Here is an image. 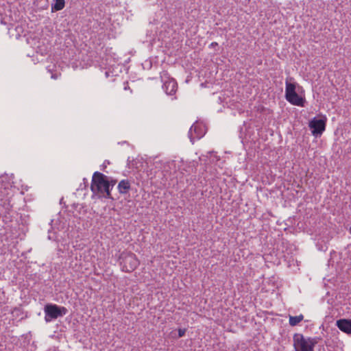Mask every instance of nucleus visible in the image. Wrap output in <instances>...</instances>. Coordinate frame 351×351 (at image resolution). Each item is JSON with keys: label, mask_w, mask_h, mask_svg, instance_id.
Segmentation results:
<instances>
[{"label": "nucleus", "mask_w": 351, "mask_h": 351, "mask_svg": "<svg viewBox=\"0 0 351 351\" xmlns=\"http://www.w3.org/2000/svg\"><path fill=\"white\" fill-rule=\"evenodd\" d=\"M337 326L340 330L347 334H351V320L341 319L337 322Z\"/></svg>", "instance_id": "9"}, {"label": "nucleus", "mask_w": 351, "mask_h": 351, "mask_svg": "<svg viewBox=\"0 0 351 351\" xmlns=\"http://www.w3.org/2000/svg\"><path fill=\"white\" fill-rule=\"evenodd\" d=\"M56 3L53 7L56 11L61 10L64 8L65 1L64 0H55Z\"/></svg>", "instance_id": "13"}, {"label": "nucleus", "mask_w": 351, "mask_h": 351, "mask_svg": "<svg viewBox=\"0 0 351 351\" xmlns=\"http://www.w3.org/2000/svg\"><path fill=\"white\" fill-rule=\"evenodd\" d=\"M287 101L294 106L304 107L305 104V99L300 97L296 92L289 95H285Z\"/></svg>", "instance_id": "8"}, {"label": "nucleus", "mask_w": 351, "mask_h": 351, "mask_svg": "<svg viewBox=\"0 0 351 351\" xmlns=\"http://www.w3.org/2000/svg\"><path fill=\"white\" fill-rule=\"evenodd\" d=\"M45 320L46 322H50L59 317L65 315L68 310L64 306H60L57 304H47L45 306Z\"/></svg>", "instance_id": "4"}, {"label": "nucleus", "mask_w": 351, "mask_h": 351, "mask_svg": "<svg viewBox=\"0 0 351 351\" xmlns=\"http://www.w3.org/2000/svg\"><path fill=\"white\" fill-rule=\"evenodd\" d=\"M350 232L351 233V227H350Z\"/></svg>", "instance_id": "18"}, {"label": "nucleus", "mask_w": 351, "mask_h": 351, "mask_svg": "<svg viewBox=\"0 0 351 351\" xmlns=\"http://www.w3.org/2000/svg\"><path fill=\"white\" fill-rule=\"evenodd\" d=\"M58 76L56 74H52V75H51V78L54 79V80H56L58 78Z\"/></svg>", "instance_id": "17"}, {"label": "nucleus", "mask_w": 351, "mask_h": 351, "mask_svg": "<svg viewBox=\"0 0 351 351\" xmlns=\"http://www.w3.org/2000/svg\"><path fill=\"white\" fill-rule=\"evenodd\" d=\"M120 265L123 271L131 272L134 271L139 264L136 255L131 252H123L119 256Z\"/></svg>", "instance_id": "3"}, {"label": "nucleus", "mask_w": 351, "mask_h": 351, "mask_svg": "<svg viewBox=\"0 0 351 351\" xmlns=\"http://www.w3.org/2000/svg\"><path fill=\"white\" fill-rule=\"evenodd\" d=\"M319 340V337H308L306 339L300 333H295L293 337V347L295 351H314V347Z\"/></svg>", "instance_id": "2"}, {"label": "nucleus", "mask_w": 351, "mask_h": 351, "mask_svg": "<svg viewBox=\"0 0 351 351\" xmlns=\"http://www.w3.org/2000/svg\"><path fill=\"white\" fill-rule=\"evenodd\" d=\"M108 182L109 184V188L110 189V191L113 188V186L116 184L117 180L113 179L112 178L108 177Z\"/></svg>", "instance_id": "14"}, {"label": "nucleus", "mask_w": 351, "mask_h": 351, "mask_svg": "<svg viewBox=\"0 0 351 351\" xmlns=\"http://www.w3.org/2000/svg\"><path fill=\"white\" fill-rule=\"evenodd\" d=\"M109 184L107 176L96 171L93 175L90 189L94 193L106 194V197L111 198Z\"/></svg>", "instance_id": "1"}, {"label": "nucleus", "mask_w": 351, "mask_h": 351, "mask_svg": "<svg viewBox=\"0 0 351 351\" xmlns=\"http://www.w3.org/2000/svg\"><path fill=\"white\" fill-rule=\"evenodd\" d=\"M304 319V315L300 314L298 316H291L289 315V325L291 326H295L298 325L300 322H302Z\"/></svg>", "instance_id": "11"}, {"label": "nucleus", "mask_w": 351, "mask_h": 351, "mask_svg": "<svg viewBox=\"0 0 351 351\" xmlns=\"http://www.w3.org/2000/svg\"><path fill=\"white\" fill-rule=\"evenodd\" d=\"M130 188V182L128 180H122L119 182L117 186L118 191L121 194L128 193Z\"/></svg>", "instance_id": "10"}, {"label": "nucleus", "mask_w": 351, "mask_h": 351, "mask_svg": "<svg viewBox=\"0 0 351 351\" xmlns=\"http://www.w3.org/2000/svg\"><path fill=\"white\" fill-rule=\"evenodd\" d=\"M160 78L163 82L162 88L167 95H173L177 90V83L174 79L171 78L167 71H162L160 73Z\"/></svg>", "instance_id": "5"}, {"label": "nucleus", "mask_w": 351, "mask_h": 351, "mask_svg": "<svg viewBox=\"0 0 351 351\" xmlns=\"http://www.w3.org/2000/svg\"><path fill=\"white\" fill-rule=\"evenodd\" d=\"M218 45V43H216V42H213L210 45V47H214L215 46H217Z\"/></svg>", "instance_id": "16"}, {"label": "nucleus", "mask_w": 351, "mask_h": 351, "mask_svg": "<svg viewBox=\"0 0 351 351\" xmlns=\"http://www.w3.org/2000/svg\"><path fill=\"white\" fill-rule=\"evenodd\" d=\"M285 95H289L291 93H293L295 91L296 84L295 83H291L288 81V80H286L285 82Z\"/></svg>", "instance_id": "12"}, {"label": "nucleus", "mask_w": 351, "mask_h": 351, "mask_svg": "<svg viewBox=\"0 0 351 351\" xmlns=\"http://www.w3.org/2000/svg\"><path fill=\"white\" fill-rule=\"evenodd\" d=\"M186 331V328H179L178 329V337H182L184 336Z\"/></svg>", "instance_id": "15"}, {"label": "nucleus", "mask_w": 351, "mask_h": 351, "mask_svg": "<svg viewBox=\"0 0 351 351\" xmlns=\"http://www.w3.org/2000/svg\"><path fill=\"white\" fill-rule=\"evenodd\" d=\"M204 134L205 130L204 125L197 122L191 127L188 134L190 141L193 144L195 140L201 138Z\"/></svg>", "instance_id": "6"}, {"label": "nucleus", "mask_w": 351, "mask_h": 351, "mask_svg": "<svg viewBox=\"0 0 351 351\" xmlns=\"http://www.w3.org/2000/svg\"><path fill=\"white\" fill-rule=\"evenodd\" d=\"M312 134L316 137L321 136L326 128V121L313 118L308 125Z\"/></svg>", "instance_id": "7"}]
</instances>
